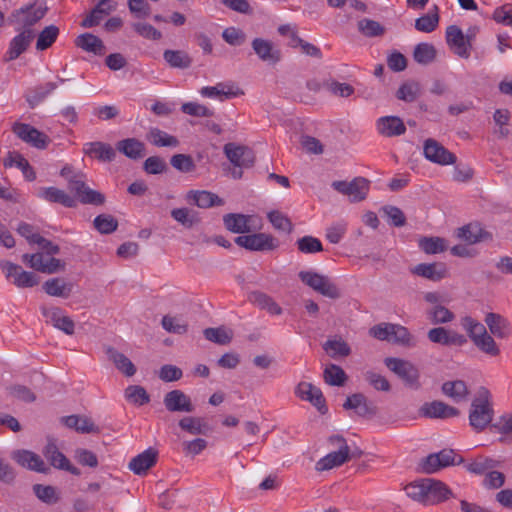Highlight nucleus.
Returning a JSON list of instances; mask_svg holds the SVG:
<instances>
[{"label":"nucleus","mask_w":512,"mask_h":512,"mask_svg":"<svg viewBox=\"0 0 512 512\" xmlns=\"http://www.w3.org/2000/svg\"><path fill=\"white\" fill-rule=\"evenodd\" d=\"M47 11L48 7L44 0H35L12 11L8 21L15 26V30H34L32 27L44 18Z\"/></svg>","instance_id":"1"},{"label":"nucleus","mask_w":512,"mask_h":512,"mask_svg":"<svg viewBox=\"0 0 512 512\" xmlns=\"http://www.w3.org/2000/svg\"><path fill=\"white\" fill-rule=\"evenodd\" d=\"M493 415L492 395L488 389L482 387V431L489 429L501 434L512 431V413L500 417L495 423H492Z\"/></svg>","instance_id":"2"},{"label":"nucleus","mask_w":512,"mask_h":512,"mask_svg":"<svg viewBox=\"0 0 512 512\" xmlns=\"http://www.w3.org/2000/svg\"><path fill=\"white\" fill-rule=\"evenodd\" d=\"M328 440L332 445H337L338 450L328 453L316 463V470L318 471H326L341 466L351 458L350 448L343 436L332 435Z\"/></svg>","instance_id":"3"},{"label":"nucleus","mask_w":512,"mask_h":512,"mask_svg":"<svg viewBox=\"0 0 512 512\" xmlns=\"http://www.w3.org/2000/svg\"><path fill=\"white\" fill-rule=\"evenodd\" d=\"M298 276L304 284L321 295L331 299L340 297L339 289L327 276L312 271H300Z\"/></svg>","instance_id":"4"},{"label":"nucleus","mask_w":512,"mask_h":512,"mask_svg":"<svg viewBox=\"0 0 512 512\" xmlns=\"http://www.w3.org/2000/svg\"><path fill=\"white\" fill-rule=\"evenodd\" d=\"M385 365L401 378L406 386L415 390L420 388L419 371L409 361L389 357L385 359Z\"/></svg>","instance_id":"5"},{"label":"nucleus","mask_w":512,"mask_h":512,"mask_svg":"<svg viewBox=\"0 0 512 512\" xmlns=\"http://www.w3.org/2000/svg\"><path fill=\"white\" fill-rule=\"evenodd\" d=\"M463 458L456 455L452 449H443L438 453H432L425 457L421 462V469L427 474H432L441 468L450 465H459Z\"/></svg>","instance_id":"6"},{"label":"nucleus","mask_w":512,"mask_h":512,"mask_svg":"<svg viewBox=\"0 0 512 512\" xmlns=\"http://www.w3.org/2000/svg\"><path fill=\"white\" fill-rule=\"evenodd\" d=\"M235 243L250 251H272L278 248V240L270 234L254 233L235 238Z\"/></svg>","instance_id":"7"},{"label":"nucleus","mask_w":512,"mask_h":512,"mask_svg":"<svg viewBox=\"0 0 512 512\" xmlns=\"http://www.w3.org/2000/svg\"><path fill=\"white\" fill-rule=\"evenodd\" d=\"M12 131L19 139L37 149H45L50 143V139L45 133L29 124L15 122Z\"/></svg>","instance_id":"8"},{"label":"nucleus","mask_w":512,"mask_h":512,"mask_svg":"<svg viewBox=\"0 0 512 512\" xmlns=\"http://www.w3.org/2000/svg\"><path fill=\"white\" fill-rule=\"evenodd\" d=\"M331 186L337 192L349 196L351 201L358 202L365 199L369 190V181L363 177H357L351 182L334 181Z\"/></svg>","instance_id":"9"},{"label":"nucleus","mask_w":512,"mask_h":512,"mask_svg":"<svg viewBox=\"0 0 512 512\" xmlns=\"http://www.w3.org/2000/svg\"><path fill=\"white\" fill-rule=\"evenodd\" d=\"M43 455L54 468L67 471L76 476L81 474L80 469L72 465L68 458L59 451L54 439L48 438L47 444L43 449Z\"/></svg>","instance_id":"10"},{"label":"nucleus","mask_w":512,"mask_h":512,"mask_svg":"<svg viewBox=\"0 0 512 512\" xmlns=\"http://www.w3.org/2000/svg\"><path fill=\"white\" fill-rule=\"evenodd\" d=\"M1 267L6 277L13 278V283L19 288H30L39 283L35 273L24 271L19 265L6 261L1 263Z\"/></svg>","instance_id":"11"},{"label":"nucleus","mask_w":512,"mask_h":512,"mask_svg":"<svg viewBox=\"0 0 512 512\" xmlns=\"http://www.w3.org/2000/svg\"><path fill=\"white\" fill-rule=\"evenodd\" d=\"M224 153L229 161L237 168H249L254 164V153L247 146L227 143L224 146Z\"/></svg>","instance_id":"12"},{"label":"nucleus","mask_w":512,"mask_h":512,"mask_svg":"<svg viewBox=\"0 0 512 512\" xmlns=\"http://www.w3.org/2000/svg\"><path fill=\"white\" fill-rule=\"evenodd\" d=\"M425 157L440 165H449L456 162V156L434 139H427L424 143Z\"/></svg>","instance_id":"13"},{"label":"nucleus","mask_w":512,"mask_h":512,"mask_svg":"<svg viewBox=\"0 0 512 512\" xmlns=\"http://www.w3.org/2000/svg\"><path fill=\"white\" fill-rule=\"evenodd\" d=\"M295 394L300 399L309 401L321 414L327 412L328 409L321 390L311 383L300 382L295 389Z\"/></svg>","instance_id":"14"},{"label":"nucleus","mask_w":512,"mask_h":512,"mask_svg":"<svg viewBox=\"0 0 512 512\" xmlns=\"http://www.w3.org/2000/svg\"><path fill=\"white\" fill-rule=\"evenodd\" d=\"M484 322L488 333L498 340L507 339L512 333L510 322L498 313H487Z\"/></svg>","instance_id":"15"},{"label":"nucleus","mask_w":512,"mask_h":512,"mask_svg":"<svg viewBox=\"0 0 512 512\" xmlns=\"http://www.w3.org/2000/svg\"><path fill=\"white\" fill-rule=\"evenodd\" d=\"M200 94L206 98H216L225 101L243 94V91L234 83H218L215 86H205L200 89Z\"/></svg>","instance_id":"16"},{"label":"nucleus","mask_w":512,"mask_h":512,"mask_svg":"<svg viewBox=\"0 0 512 512\" xmlns=\"http://www.w3.org/2000/svg\"><path fill=\"white\" fill-rule=\"evenodd\" d=\"M252 49L260 60L270 65H275L282 59L281 50L267 39L255 38L252 43Z\"/></svg>","instance_id":"17"},{"label":"nucleus","mask_w":512,"mask_h":512,"mask_svg":"<svg viewBox=\"0 0 512 512\" xmlns=\"http://www.w3.org/2000/svg\"><path fill=\"white\" fill-rule=\"evenodd\" d=\"M42 315L51 322L52 325L63 331L67 335L74 334L75 324L74 321L63 314V311L59 307H41Z\"/></svg>","instance_id":"18"},{"label":"nucleus","mask_w":512,"mask_h":512,"mask_svg":"<svg viewBox=\"0 0 512 512\" xmlns=\"http://www.w3.org/2000/svg\"><path fill=\"white\" fill-rule=\"evenodd\" d=\"M163 403L169 412L191 413L195 409L190 397L178 389L166 393Z\"/></svg>","instance_id":"19"},{"label":"nucleus","mask_w":512,"mask_h":512,"mask_svg":"<svg viewBox=\"0 0 512 512\" xmlns=\"http://www.w3.org/2000/svg\"><path fill=\"white\" fill-rule=\"evenodd\" d=\"M12 458L22 467L29 470L47 474L50 468L45 464L43 459L36 453L29 450H16L12 454Z\"/></svg>","instance_id":"20"},{"label":"nucleus","mask_w":512,"mask_h":512,"mask_svg":"<svg viewBox=\"0 0 512 512\" xmlns=\"http://www.w3.org/2000/svg\"><path fill=\"white\" fill-rule=\"evenodd\" d=\"M19 33L12 38L8 51L5 55L6 61H13L24 53L35 37L34 30H17Z\"/></svg>","instance_id":"21"},{"label":"nucleus","mask_w":512,"mask_h":512,"mask_svg":"<svg viewBox=\"0 0 512 512\" xmlns=\"http://www.w3.org/2000/svg\"><path fill=\"white\" fill-rule=\"evenodd\" d=\"M37 196L49 203L61 204L67 208H74L77 206V200L75 197L57 187H42L38 190Z\"/></svg>","instance_id":"22"},{"label":"nucleus","mask_w":512,"mask_h":512,"mask_svg":"<svg viewBox=\"0 0 512 512\" xmlns=\"http://www.w3.org/2000/svg\"><path fill=\"white\" fill-rule=\"evenodd\" d=\"M158 452L150 447L138 454L129 462V469L137 475L145 474L157 462Z\"/></svg>","instance_id":"23"},{"label":"nucleus","mask_w":512,"mask_h":512,"mask_svg":"<svg viewBox=\"0 0 512 512\" xmlns=\"http://www.w3.org/2000/svg\"><path fill=\"white\" fill-rule=\"evenodd\" d=\"M377 131L385 137H395L406 132L404 122L397 116H383L376 122Z\"/></svg>","instance_id":"24"},{"label":"nucleus","mask_w":512,"mask_h":512,"mask_svg":"<svg viewBox=\"0 0 512 512\" xmlns=\"http://www.w3.org/2000/svg\"><path fill=\"white\" fill-rule=\"evenodd\" d=\"M427 488L425 505H435L452 496V491L448 486L435 479L427 478Z\"/></svg>","instance_id":"25"},{"label":"nucleus","mask_w":512,"mask_h":512,"mask_svg":"<svg viewBox=\"0 0 512 512\" xmlns=\"http://www.w3.org/2000/svg\"><path fill=\"white\" fill-rule=\"evenodd\" d=\"M83 150L86 155L101 162H112L116 157L114 148L110 144L100 141L86 143Z\"/></svg>","instance_id":"26"},{"label":"nucleus","mask_w":512,"mask_h":512,"mask_svg":"<svg viewBox=\"0 0 512 512\" xmlns=\"http://www.w3.org/2000/svg\"><path fill=\"white\" fill-rule=\"evenodd\" d=\"M464 33L456 25H450L446 29V42L456 55L461 58H468L470 52L466 50Z\"/></svg>","instance_id":"27"},{"label":"nucleus","mask_w":512,"mask_h":512,"mask_svg":"<svg viewBox=\"0 0 512 512\" xmlns=\"http://www.w3.org/2000/svg\"><path fill=\"white\" fill-rule=\"evenodd\" d=\"M420 413L428 418H450L458 415V410L441 401L425 403Z\"/></svg>","instance_id":"28"},{"label":"nucleus","mask_w":512,"mask_h":512,"mask_svg":"<svg viewBox=\"0 0 512 512\" xmlns=\"http://www.w3.org/2000/svg\"><path fill=\"white\" fill-rule=\"evenodd\" d=\"M61 421L66 427L75 429L80 433H100V428L86 416L69 415L62 417Z\"/></svg>","instance_id":"29"},{"label":"nucleus","mask_w":512,"mask_h":512,"mask_svg":"<svg viewBox=\"0 0 512 512\" xmlns=\"http://www.w3.org/2000/svg\"><path fill=\"white\" fill-rule=\"evenodd\" d=\"M343 408L346 410H354L359 416L375 415L376 407L369 405L367 398L362 393H355L347 397Z\"/></svg>","instance_id":"30"},{"label":"nucleus","mask_w":512,"mask_h":512,"mask_svg":"<svg viewBox=\"0 0 512 512\" xmlns=\"http://www.w3.org/2000/svg\"><path fill=\"white\" fill-rule=\"evenodd\" d=\"M106 355L109 360L114 363L115 367L126 377H132L136 373V367L132 361L115 348L108 347L106 349Z\"/></svg>","instance_id":"31"},{"label":"nucleus","mask_w":512,"mask_h":512,"mask_svg":"<svg viewBox=\"0 0 512 512\" xmlns=\"http://www.w3.org/2000/svg\"><path fill=\"white\" fill-rule=\"evenodd\" d=\"M250 220L251 216L239 213H229L223 216V222L226 229L237 234H243L250 231Z\"/></svg>","instance_id":"32"},{"label":"nucleus","mask_w":512,"mask_h":512,"mask_svg":"<svg viewBox=\"0 0 512 512\" xmlns=\"http://www.w3.org/2000/svg\"><path fill=\"white\" fill-rule=\"evenodd\" d=\"M72 284L62 278H51L44 282L42 289L46 294L53 297L68 298L72 292Z\"/></svg>","instance_id":"33"},{"label":"nucleus","mask_w":512,"mask_h":512,"mask_svg":"<svg viewBox=\"0 0 512 512\" xmlns=\"http://www.w3.org/2000/svg\"><path fill=\"white\" fill-rule=\"evenodd\" d=\"M187 197L189 201L200 208H210L224 204L223 199L209 191H190Z\"/></svg>","instance_id":"34"},{"label":"nucleus","mask_w":512,"mask_h":512,"mask_svg":"<svg viewBox=\"0 0 512 512\" xmlns=\"http://www.w3.org/2000/svg\"><path fill=\"white\" fill-rule=\"evenodd\" d=\"M117 149L130 159H140L144 156L145 145L136 138L121 140L116 145Z\"/></svg>","instance_id":"35"},{"label":"nucleus","mask_w":512,"mask_h":512,"mask_svg":"<svg viewBox=\"0 0 512 512\" xmlns=\"http://www.w3.org/2000/svg\"><path fill=\"white\" fill-rule=\"evenodd\" d=\"M75 44L77 47L96 55H103L105 52V46L102 40L91 33H84L78 36Z\"/></svg>","instance_id":"36"},{"label":"nucleus","mask_w":512,"mask_h":512,"mask_svg":"<svg viewBox=\"0 0 512 512\" xmlns=\"http://www.w3.org/2000/svg\"><path fill=\"white\" fill-rule=\"evenodd\" d=\"M146 139L156 147H177L179 140L177 137L170 135L159 128L152 127L146 135Z\"/></svg>","instance_id":"37"},{"label":"nucleus","mask_w":512,"mask_h":512,"mask_svg":"<svg viewBox=\"0 0 512 512\" xmlns=\"http://www.w3.org/2000/svg\"><path fill=\"white\" fill-rule=\"evenodd\" d=\"M249 300L260 309L266 310L271 315H280L282 308L269 295L255 291L249 295Z\"/></svg>","instance_id":"38"},{"label":"nucleus","mask_w":512,"mask_h":512,"mask_svg":"<svg viewBox=\"0 0 512 512\" xmlns=\"http://www.w3.org/2000/svg\"><path fill=\"white\" fill-rule=\"evenodd\" d=\"M510 118L511 114L508 109H497L493 113L494 133L498 137L505 138L511 133Z\"/></svg>","instance_id":"39"},{"label":"nucleus","mask_w":512,"mask_h":512,"mask_svg":"<svg viewBox=\"0 0 512 512\" xmlns=\"http://www.w3.org/2000/svg\"><path fill=\"white\" fill-rule=\"evenodd\" d=\"M163 58L171 68L187 69L192 64L191 57L183 50H165Z\"/></svg>","instance_id":"40"},{"label":"nucleus","mask_w":512,"mask_h":512,"mask_svg":"<svg viewBox=\"0 0 512 512\" xmlns=\"http://www.w3.org/2000/svg\"><path fill=\"white\" fill-rule=\"evenodd\" d=\"M413 272L418 276L427 278L432 281H439L445 277L446 269L441 264H418Z\"/></svg>","instance_id":"41"},{"label":"nucleus","mask_w":512,"mask_h":512,"mask_svg":"<svg viewBox=\"0 0 512 512\" xmlns=\"http://www.w3.org/2000/svg\"><path fill=\"white\" fill-rule=\"evenodd\" d=\"M58 84L56 82H47L43 85H39L30 91L27 95V102L31 108H34L40 104L47 96H49L56 88Z\"/></svg>","instance_id":"42"},{"label":"nucleus","mask_w":512,"mask_h":512,"mask_svg":"<svg viewBox=\"0 0 512 512\" xmlns=\"http://www.w3.org/2000/svg\"><path fill=\"white\" fill-rule=\"evenodd\" d=\"M178 424L182 430L192 435L206 434L209 431L207 423L198 417H184Z\"/></svg>","instance_id":"43"},{"label":"nucleus","mask_w":512,"mask_h":512,"mask_svg":"<svg viewBox=\"0 0 512 512\" xmlns=\"http://www.w3.org/2000/svg\"><path fill=\"white\" fill-rule=\"evenodd\" d=\"M115 10L114 6L102 7L100 5H96L90 13L82 20L81 26L83 28H91L97 26L104 16L109 15L112 11Z\"/></svg>","instance_id":"44"},{"label":"nucleus","mask_w":512,"mask_h":512,"mask_svg":"<svg viewBox=\"0 0 512 512\" xmlns=\"http://www.w3.org/2000/svg\"><path fill=\"white\" fill-rule=\"evenodd\" d=\"M413 57L417 63L428 65L434 61L436 49L432 44L419 43L414 48Z\"/></svg>","instance_id":"45"},{"label":"nucleus","mask_w":512,"mask_h":512,"mask_svg":"<svg viewBox=\"0 0 512 512\" xmlns=\"http://www.w3.org/2000/svg\"><path fill=\"white\" fill-rule=\"evenodd\" d=\"M457 237L463 242L472 245L480 241V223L471 222L457 230Z\"/></svg>","instance_id":"46"},{"label":"nucleus","mask_w":512,"mask_h":512,"mask_svg":"<svg viewBox=\"0 0 512 512\" xmlns=\"http://www.w3.org/2000/svg\"><path fill=\"white\" fill-rule=\"evenodd\" d=\"M324 380L331 386H343L347 380L345 371L338 365H328L323 373Z\"/></svg>","instance_id":"47"},{"label":"nucleus","mask_w":512,"mask_h":512,"mask_svg":"<svg viewBox=\"0 0 512 512\" xmlns=\"http://www.w3.org/2000/svg\"><path fill=\"white\" fill-rule=\"evenodd\" d=\"M59 28L55 25L45 27L38 35L36 49L43 51L48 49L57 39Z\"/></svg>","instance_id":"48"},{"label":"nucleus","mask_w":512,"mask_h":512,"mask_svg":"<svg viewBox=\"0 0 512 512\" xmlns=\"http://www.w3.org/2000/svg\"><path fill=\"white\" fill-rule=\"evenodd\" d=\"M439 22L438 8L434 6V12H429L415 21V28L418 31L430 33L434 31Z\"/></svg>","instance_id":"49"},{"label":"nucleus","mask_w":512,"mask_h":512,"mask_svg":"<svg viewBox=\"0 0 512 512\" xmlns=\"http://www.w3.org/2000/svg\"><path fill=\"white\" fill-rule=\"evenodd\" d=\"M267 218L272 224V226L278 230L285 233H291L293 230V224L287 215L283 214L278 210L270 211L267 214Z\"/></svg>","instance_id":"50"},{"label":"nucleus","mask_w":512,"mask_h":512,"mask_svg":"<svg viewBox=\"0 0 512 512\" xmlns=\"http://www.w3.org/2000/svg\"><path fill=\"white\" fill-rule=\"evenodd\" d=\"M442 392L455 401L462 400L467 394L466 384L461 380L447 381L442 385Z\"/></svg>","instance_id":"51"},{"label":"nucleus","mask_w":512,"mask_h":512,"mask_svg":"<svg viewBox=\"0 0 512 512\" xmlns=\"http://www.w3.org/2000/svg\"><path fill=\"white\" fill-rule=\"evenodd\" d=\"M298 250L303 254H314L323 251L321 241L313 236H303L296 241Z\"/></svg>","instance_id":"52"},{"label":"nucleus","mask_w":512,"mask_h":512,"mask_svg":"<svg viewBox=\"0 0 512 512\" xmlns=\"http://www.w3.org/2000/svg\"><path fill=\"white\" fill-rule=\"evenodd\" d=\"M33 491L37 498L46 504H55L59 501L56 488L50 485L35 484Z\"/></svg>","instance_id":"53"},{"label":"nucleus","mask_w":512,"mask_h":512,"mask_svg":"<svg viewBox=\"0 0 512 512\" xmlns=\"http://www.w3.org/2000/svg\"><path fill=\"white\" fill-rule=\"evenodd\" d=\"M93 224L95 229H97L101 234H110L118 227L117 219L109 214H100L96 216Z\"/></svg>","instance_id":"54"},{"label":"nucleus","mask_w":512,"mask_h":512,"mask_svg":"<svg viewBox=\"0 0 512 512\" xmlns=\"http://www.w3.org/2000/svg\"><path fill=\"white\" fill-rule=\"evenodd\" d=\"M427 479L410 483L405 487L408 497L425 505L427 494Z\"/></svg>","instance_id":"55"},{"label":"nucleus","mask_w":512,"mask_h":512,"mask_svg":"<svg viewBox=\"0 0 512 512\" xmlns=\"http://www.w3.org/2000/svg\"><path fill=\"white\" fill-rule=\"evenodd\" d=\"M125 397L130 402L139 406L147 404L150 401V396L147 391L139 385H130L125 390Z\"/></svg>","instance_id":"56"},{"label":"nucleus","mask_w":512,"mask_h":512,"mask_svg":"<svg viewBox=\"0 0 512 512\" xmlns=\"http://www.w3.org/2000/svg\"><path fill=\"white\" fill-rule=\"evenodd\" d=\"M358 30L366 37H377L385 31L379 22L367 18L358 22Z\"/></svg>","instance_id":"57"},{"label":"nucleus","mask_w":512,"mask_h":512,"mask_svg":"<svg viewBox=\"0 0 512 512\" xmlns=\"http://www.w3.org/2000/svg\"><path fill=\"white\" fill-rule=\"evenodd\" d=\"M171 165L178 171L189 173L195 170L193 158L187 154H175L170 159Z\"/></svg>","instance_id":"58"},{"label":"nucleus","mask_w":512,"mask_h":512,"mask_svg":"<svg viewBox=\"0 0 512 512\" xmlns=\"http://www.w3.org/2000/svg\"><path fill=\"white\" fill-rule=\"evenodd\" d=\"M419 246L427 254H437L446 249L444 240L439 237H424L419 241Z\"/></svg>","instance_id":"59"},{"label":"nucleus","mask_w":512,"mask_h":512,"mask_svg":"<svg viewBox=\"0 0 512 512\" xmlns=\"http://www.w3.org/2000/svg\"><path fill=\"white\" fill-rule=\"evenodd\" d=\"M181 111L187 115L195 117H212L214 115V111L212 109L197 102L183 103Z\"/></svg>","instance_id":"60"},{"label":"nucleus","mask_w":512,"mask_h":512,"mask_svg":"<svg viewBox=\"0 0 512 512\" xmlns=\"http://www.w3.org/2000/svg\"><path fill=\"white\" fill-rule=\"evenodd\" d=\"M162 327L169 333L184 334L187 332V324L180 318L165 315L161 321Z\"/></svg>","instance_id":"61"},{"label":"nucleus","mask_w":512,"mask_h":512,"mask_svg":"<svg viewBox=\"0 0 512 512\" xmlns=\"http://www.w3.org/2000/svg\"><path fill=\"white\" fill-rule=\"evenodd\" d=\"M324 349L330 354L331 357L348 356L351 352L348 344L341 340H328L324 344Z\"/></svg>","instance_id":"62"},{"label":"nucleus","mask_w":512,"mask_h":512,"mask_svg":"<svg viewBox=\"0 0 512 512\" xmlns=\"http://www.w3.org/2000/svg\"><path fill=\"white\" fill-rule=\"evenodd\" d=\"M493 335H490L487 330L482 331V353H485L491 357H497L500 355V346Z\"/></svg>","instance_id":"63"},{"label":"nucleus","mask_w":512,"mask_h":512,"mask_svg":"<svg viewBox=\"0 0 512 512\" xmlns=\"http://www.w3.org/2000/svg\"><path fill=\"white\" fill-rule=\"evenodd\" d=\"M493 19L500 24L512 27V4H505L493 12Z\"/></svg>","instance_id":"64"}]
</instances>
